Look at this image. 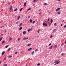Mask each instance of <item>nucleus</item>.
Returning a JSON list of instances; mask_svg holds the SVG:
<instances>
[{
    "label": "nucleus",
    "mask_w": 66,
    "mask_h": 66,
    "mask_svg": "<svg viewBox=\"0 0 66 66\" xmlns=\"http://www.w3.org/2000/svg\"><path fill=\"white\" fill-rule=\"evenodd\" d=\"M32 29H33L32 28H31V29H29L28 30V32H30V31H32Z\"/></svg>",
    "instance_id": "f257e3e1"
},
{
    "label": "nucleus",
    "mask_w": 66,
    "mask_h": 66,
    "mask_svg": "<svg viewBox=\"0 0 66 66\" xmlns=\"http://www.w3.org/2000/svg\"><path fill=\"white\" fill-rule=\"evenodd\" d=\"M28 39V37H27V38L24 37L23 38V40H25L26 39Z\"/></svg>",
    "instance_id": "f03ea898"
},
{
    "label": "nucleus",
    "mask_w": 66,
    "mask_h": 66,
    "mask_svg": "<svg viewBox=\"0 0 66 66\" xmlns=\"http://www.w3.org/2000/svg\"><path fill=\"white\" fill-rule=\"evenodd\" d=\"M53 48V45H52L49 48V49H51Z\"/></svg>",
    "instance_id": "7ed1b4c3"
},
{
    "label": "nucleus",
    "mask_w": 66,
    "mask_h": 66,
    "mask_svg": "<svg viewBox=\"0 0 66 66\" xmlns=\"http://www.w3.org/2000/svg\"><path fill=\"white\" fill-rule=\"evenodd\" d=\"M23 34H26V31H24L23 32Z\"/></svg>",
    "instance_id": "20e7f679"
},
{
    "label": "nucleus",
    "mask_w": 66,
    "mask_h": 66,
    "mask_svg": "<svg viewBox=\"0 0 66 66\" xmlns=\"http://www.w3.org/2000/svg\"><path fill=\"white\" fill-rule=\"evenodd\" d=\"M12 39V38L11 37L9 38V42H10V41Z\"/></svg>",
    "instance_id": "39448f33"
},
{
    "label": "nucleus",
    "mask_w": 66,
    "mask_h": 66,
    "mask_svg": "<svg viewBox=\"0 0 66 66\" xmlns=\"http://www.w3.org/2000/svg\"><path fill=\"white\" fill-rule=\"evenodd\" d=\"M61 9V8H58L56 9V11H59V10H60Z\"/></svg>",
    "instance_id": "423d86ee"
},
{
    "label": "nucleus",
    "mask_w": 66,
    "mask_h": 66,
    "mask_svg": "<svg viewBox=\"0 0 66 66\" xmlns=\"http://www.w3.org/2000/svg\"><path fill=\"white\" fill-rule=\"evenodd\" d=\"M26 4H27V3L25 2L23 6H26Z\"/></svg>",
    "instance_id": "0eeeda50"
},
{
    "label": "nucleus",
    "mask_w": 66,
    "mask_h": 66,
    "mask_svg": "<svg viewBox=\"0 0 66 66\" xmlns=\"http://www.w3.org/2000/svg\"><path fill=\"white\" fill-rule=\"evenodd\" d=\"M32 49V48H29L28 50V51H30V50H31Z\"/></svg>",
    "instance_id": "6e6552de"
},
{
    "label": "nucleus",
    "mask_w": 66,
    "mask_h": 66,
    "mask_svg": "<svg viewBox=\"0 0 66 66\" xmlns=\"http://www.w3.org/2000/svg\"><path fill=\"white\" fill-rule=\"evenodd\" d=\"M20 18V16H19L18 18H17V20H19Z\"/></svg>",
    "instance_id": "1a4fd4ad"
},
{
    "label": "nucleus",
    "mask_w": 66,
    "mask_h": 66,
    "mask_svg": "<svg viewBox=\"0 0 66 66\" xmlns=\"http://www.w3.org/2000/svg\"><path fill=\"white\" fill-rule=\"evenodd\" d=\"M38 1V0H34V2H37Z\"/></svg>",
    "instance_id": "9d476101"
},
{
    "label": "nucleus",
    "mask_w": 66,
    "mask_h": 66,
    "mask_svg": "<svg viewBox=\"0 0 66 66\" xmlns=\"http://www.w3.org/2000/svg\"><path fill=\"white\" fill-rule=\"evenodd\" d=\"M13 8V7L12 6H11L10 8V10H11Z\"/></svg>",
    "instance_id": "9b49d317"
},
{
    "label": "nucleus",
    "mask_w": 66,
    "mask_h": 66,
    "mask_svg": "<svg viewBox=\"0 0 66 66\" xmlns=\"http://www.w3.org/2000/svg\"><path fill=\"white\" fill-rule=\"evenodd\" d=\"M5 53V52H3L2 53V55H3Z\"/></svg>",
    "instance_id": "f8f14e48"
},
{
    "label": "nucleus",
    "mask_w": 66,
    "mask_h": 66,
    "mask_svg": "<svg viewBox=\"0 0 66 66\" xmlns=\"http://www.w3.org/2000/svg\"><path fill=\"white\" fill-rule=\"evenodd\" d=\"M43 26H45V22H44L43 23Z\"/></svg>",
    "instance_id": "ddd939ff"
},
{
    "label": "nucleus",
    "mask_w": 66,
    "mask_h": 66,
    "mask_svg": "<svg viewBox=\"0 0 66 66\" xmlns=\"http://www.w3.org/2000/svg\"><path fill=\"white\" fill-rule=\"evenodd\" d=\"M30 23H32V19H30Z\"/></svg>",
    "instance_id": "4468645a"
},
{
    "label": "nucleus",
    "mask_w": 66,
    "mask_h": 66,
    "mask_svg": "<svg viewBox=\"0 0 66 66\" xmlns=\"http://www.w3.org/2000/svg\"><path fill=\"white\" fill-rule=\"evenodd\" d=\"M65 55V53H62L61 54V55Z\"/></svg>",
    "instance_id": "2eb2a0df"
},
{
    "label": "nucleus",
    "mask_w": 66,
    "mask_h": 66,
    "mask_svg": "<svg viewBox=\"0 0 66 66\" xmlns=\"http://www.w3.org/2000/svg\"><path fill=\"white\" fill-rule=\"evenodd\" d=\"M22 25V23H21L20 25L19 26V27H21Z\"/></svg>",
    "instance_id": "dca6fc26"
},
{
    "label": "nucleus",
    "mask_w": 66,
    "mask_h": 66,
    "mask_svg": "<svg viewBox=\"0 0 66 66\" xmlns=\"http://www.w3.org/2000/svg\"><path fill=\"white\" fill-rule=\"evenodd\" d=\"M22 27H20L19 28V30H21L22 29Z\"/></svg>",
    "instance_id": "f3484780"
},
{
    "label": "nucleus",
    "mask_w": 66,
    "mask_h": 66,
    "mask_svg": "<svg viewBox=\"0 0 66 66\" xmlns=\"http://www.w3.org/2000/svg\"><path fill=\"white\" fill-rule=\"evenodd\" d=\"M23 9V8H22L20 9V11H22V10Z\"/></svg>",
    "instance_id": "a211bd4d"
},
{
    "label": "nucleus",
    "mask_w": 66,
    "mask_h": 66,
    "mask_svg": "<svg viewBox=\"0 0 66 66\" xmlns=\"http://www.w3.org/2000/svg\"><path fill=\"white\" fill-rule=\"evenodd\" d=\"M51 23H52L53 22V20H52V19H51Z\"/></svg>",
    "instance_id": "6ab92c4d"
},
{
    "label": "nucleus",
    "mask_w": 66,
    "mask_h": 66,
    "mask_svg": "<svg viewBox=\"0 0 66 66\" xmlns=\"http://www.w3.org/2000/svg\"><path fill=\"white\" fill-rule=\"evenodd\" d=\"M57 13L59 15V14H61V12H57Z\"/></svg>",
    "instance_id": "aec40b11"
},
{
    "label": "nucleus",
    "mask_w": 66,
    "mask_h": 66,
    "mask_svg": "<svg viewBox=\"0 0 66 66\" xmlns=\"http://www.w3.org/2000/svg\"><path fill=\"white\" fill-rule=\"evenodd\" d=\"M5 43V41H4V40L3 42H2V44H4V43Z\"/></svg>",
    "instance_id": "412c9836"
},
{
    "label": "nucleus",
    "mask_w": 66,
    "mask_h": 66,
    "mask_svg": "<svg viewBox=\"0 0 66 66\" xmlns=\"http://www.w3.org/2000/svg\"><path fill=\"white\" fill-rule=\"evenodd\" d=\"M18 10V9H17V8H16V9L14 10V11H17V10Z\"/></svg>",
    "instance_id": "4be33fe9"
},
{
    "label": "nucleus",
    "mask_w": 66,
    "mask_h": 66,
    "mask_svg": "<svg viewBox=\"0 0 66 66\" xmlns=\"http://www.w3.org/2000/svg\"><path fill=\"white\" fill-rule=\"evenodd\" d=\"M12 56H9L8 57V58H10V57H12Z\"/></svg>",
    "instance_id": "5701e85b"
},
{
    "label": "nucleus",
    "mask_w": 66,
    "mask_h": 66,
    "mask_svg": "<svg viewBox=\"0 0 66 66\" xmlns=\"http://www.w3.org/2000/svg\"><path fill=\"white\" fill-rule=\"evenodd\" d=\"M31 10V9L29 8L27 10V11H30V10Z\"/></svg>",
    "instance_id": "b1692460"
},
{
    "label": "nucleus",
    "mask_w": 66,
    "mask_h": 66,
    "mask_svg": "<svg viewBox=\"0 0 66 66\" xmlns=\"http://www.w3.org/2000/svg\"><path fill=\"white\" fill-rule=\"evenodd\" d=\"M2 38H3V37H2L0 39V42H1V40H2Z\"/></svg>",
    "instance_id": "393cba45"
},
{
    "label": "nucleus",
    "mask_w": 66,
    "mask_h": 66,
    "mask_svg": "<svg viewBox=\"0 0 66 66\" xmlns=\"http://www.w3.org/2000/svg\"><path fill=\"white\" fill-rule=\"evenodd\" d=\"M56 47H57V45H55V48H56Z\"/></svg>",
    "instance_id": "a878e982"
},
{
    "label": "nucleus",
    "mask_w": 66,
    "mask_h": 66,
    "mask_svg": "<svg viewBox=\"0 0 66 66\" xmlns=\"http://www.w3.org/2000/svg\"><path fill=\"white\" fill-rule=\"evenodd\" d=\"M31 45V44H29L27 45V46H30Z\"/></svg>",
    "instance_id": "bb28decb"
},
{
    "label": "nucleus",
    "mask_w": 66,
    "mask_h": 66,
    "mask_svg": "<svg viewBox=\"0 0 66 66\" xmlns=\"http://www.w3.org/2000/svg\"><path fill=\"white\" fill-rule=\"evenodd\" d=\"M54 25L55 26H57V25L56 24V23H55L54 24Z\"/></svg>",
    "instance_id": "cd10ccee"
},
{
    "label": "nucleus",
    "mask_w": 66,
    "mask_h": 66,
    "mask_svg": "<svg viewBox=\"0 0 66 66\" xmlns=\"http://www.w3.org/2000/svg\"><path fill=\"white\" fill-rule=\"evenodd\" d=\"M9 45H7L6 46H5V48H7V47H9Z\"/></svg>",
    "instance_id": "c85d7f7f"
},
{
    "label": "nucleus",
    "mask_w": 66,
    "mask_h": 66,
    "mask_svg": "<svg viewBox=\"0 0 66 66\" xmlns=\"http://www.w3.org/2000/svg\"><path fill=\"white\" fill-rule=\"evenodd\" d=\"M34 53V51H33V52L32 53H31V54L32 55H33V54Z\"/></svg>",
    "instance_id": "c756f323"
},
{
    "label": "nucleus",
    "mask_w": 66,
    "mask_h": 66,
    "mask_svg": "<svg viewBox=\"0 0 66 66\" xmlns=\"http://www.w3.org/2000/svg\"><path fill=\"white\" fill-rule=\"evenodd\" d=\"M18 23H19V22H18V21L16 22H15V23H16V24H18Z\"/></svg>",
    "instance_id": "7c9ffc66"
},
{
    "label": "nucleus",
    "mask_w": 66,
    "mask_h": 66,
    "mask_svg": "<svg viewBox=\"0 0 66 66\" xmlns=\"http://www.w3.org/2000/svg\"><path fill=\"white\" fill-rule=\"evenodd\" d=\"M20 40V38H19L18 39V41H19V40Z\"/></svg>",
    "instance_id": "2f4dec72"
},
{
    "label": "nucleus",
    "mask_w": 66,
    "mask_h": 66,
    "mask_svg": "<svg viewBox=\"0 0 66 66\" xmlns=\"http://www.w3.org/2000/svg\"><path fill=\"white\" fill-rule=\"evenodd\" d=\"M3 66H7V64H5Z\"/></svg>",
    "instance_id": "473e14b6"
},
{
    "label": "nucleus",
    "mask_w": 66,
    "mask_h": 66,
    "mask_svg": "<svg viewBox=\"0 0 66 66\" xmlns=\"http://www.w3.org/2000/svg\"><path fill=\"white\" fill-rule=\"evenodd\" d=\"M63 45H64V43H62L61 45V46H63Z\"/></svg>",
    "instance_id": "72a5a7b5"
},
{
    "label": "nucleus",
    "mask_w": 66,
    "mask_h": 66,
    "mask_svg": "<svg viewBox=\"0 0 66 66\" xmlns=\"http://www.w3.org/2000/svg\"><path fill=\"white\" fill-rule=\"evenodd\" d=\"M6 58H4L3 60V61H5V60H6Z\"/></svg>",
    "instance_id": "f704fd0d"
},
{
    "label": "nucleus",
    "mask_w": 66,
    "mask_h": 66,
    "mask_svg": "<svg viewBox=\"0 0 66 66\" xmlns=\"http://www.w3.org/2000/svg\"><path fill=\"white\" fill-rule=\"evenodd\" d=\"M40 65V63H39L37 64V66H39Z\"/></svg>",
    "instance_id": "c9c22d12"
},
{
    "label": "nucleus",
    "mask_w": 66,
    "mask_h": 66,
    "mask_svg": "<svg viewBox=\"0 0 66 66\" xmlns=\"http://www.w3.org/2000/svg\"><path fill=\"white\" fill-rule=\"evenodd\" d=\"M35 21H33L32 22L33 24H34V23H35Z\"/></svg>",
    "instance_id": "e433bc0d"
},
{
    "label": "nucleus",
    "mask_w": 66,
    "mask_h": 66,
    "mask_svg": "<svg viewBox=\"0 0 66 66\" xmlns=\"http://www.w3.org/2000/svg\"><path fill=\"white\" fill-rule=\"evenodd\" d=\"M10 50H11V48H9V49L8 50V51H9Z\"/></svg>",
    "instance_id": "4c0bfd02"
},
{
    "label": "nucleus",
    "mask_w": 66,
    "mask_h": 66,
    "mask_svg": "<svg viewBox=\"0 0 66 66\" xmlns=\"http://www.w3.org/2000/svg\"><path fill=\"white\" fill-rule=\"evenodd\" d=\"M37 50H38V49H36L35 50V52L37 51Z\"/></svg>",
    "instance_id": "58836bf2"
},
{
    "label": "nucleus",
    "mask_w": 66,
    "mask_h": 66,
    "mask_svg": "<svg viewBox=\"0 0 66 66\" xmlns=\"http://www.w3.org/2000/svg\"><path fill=\"white\" fill-rule=\"evenodd\" d=\"M44 5H47V4L46 3H44Z\"/></svg>",
    "instance_id": "ea45409f"
},
{
    "label": "nucleus",
    "mask_w": 66,
    "mask_h": 66,
    "mask_svg": "<svg viewBox=\"0 0 66 66\" xmlns=\"http://www.w3.org/2000/svg\"><path fill=\"white\" fill-rule=\"evenodd\" d=\"M56 63H57V64H59V63H60V61H59L57 62Z\"/></svg>",
    "instance_id": "a19ab883"
},
{
    "label": "nucleus",
    "mask_w": 66,
    "mask_h": 66,
    "mask_svg": "<svg viewBox=\"0 0 66 66\" xmlns=\"http://www.w3.org/2000/svg\"><path fill=\"white\" fill-rule=\"evenodd\" d=\"M4 27V26H3L1 27H0V28H3V27Z\"/></svg>",
    "instance_id": "79ce46f5"
},
{
    "label": "nucleus",
    "mask_w": 66,
    "mask_h": 66,
    "mask_svg": "<svg viewBox=\"0 0 66 66\" xmlns=\"http://www.w3.org/2000/svg\"><path fill=\"white\" fill-rule=\"evenodd\" d=\"M10 2H8V4L9 5H10Z\"/></svg>",
    "instance_id": "37998d69"
},
{
    "label": "nucleus",
    "mask_w": 66,
    "mask_h": 66,
    "mask_svg": "<svg viewBox=\"0 0 66 66\" xmlns=\"http://www.w3.org/2000/svg\"><path fill=\"white\" fill-rule=\"evenodd\" d=\"M49 18H48V20H47V22H48L49 21Z\"/></svg>",
    "instance_id": "c03bdc74"
},
{
    "label": "nucleus",
    "mask_w": 66,
    "mask_h": 66,
    "mask_svg": "<svg viewBox=\"0 0 66 66\" xmlns=\"http://www.w3.org/2000/svg\"><path fill=\"white\" fill-rule=\"evenodd\" d=\"M45 27H46L47 26V23L45 24Z\"/></svg>",
    "instance_id": "a18cd8bd"
},
{
    "label": "nucleus",
    "mask_w": 66,
    "mask_h": 66,
    "mask_svg": "<svg viewBox=\"0 0 66 66\" xmlns=\"http://www.w3.org/2000/svg\"><path fill=\"white\" fill-rule=\"evenodd\" d=\"M52 37H53L52 35L50 36V38H52Z\"/></svg>",
    "instance_id": "49530a36"
},
{
    "label": "nucleus",
    "mask_w": 66,
    "mask_h": 66,
    "mask_svg": "<svg viewBox=\"0 0 66 66\" xmlns=\"http://www.w3.org/2000/svg\"><path fill=\"white\" fill-rule=\"evenodd\" d=\"M17 54V52H16L15 53V54Z\"/></svg>",
    "instance_id": "de8ad7c7"
},
{
    "label": "nucleus",
    "mask_w": 66,
    "mask_h": 66,
    "mask_svg": "<svg viewBox=\"0 0 66 66\" xmlns=\"http://www.w3.org/2000/svg\"><path fill=\"white\" fill-rule=\"evenodd\" d=\"M51 45V43H50V44H49V46H50Z\"/></svg>",
    "instance_id": "09e8293b"
},
{
    "label": "nucleus",
    "mask_w": 66,
    "mask_h": 66,
    "mask_svg": "<svg viewBox=\"0 0 66 66\" xmlns=\"http://www.w3.org/2000/svg\"><path fill=\"white\" fill-rule=\"evenodd\" d=\"M66 25H65L64 26V28H66Z\"/></svg>",
    "instance_id": "8fccbe9b"
},
{
    "label": "nucleus",
    "mask_w": 66,
    "mask_h": 66,
    "mask_svg": "<svg viewBox=\"0 0 66 66\" xmlns=\"http://www.w3.org/2000/svg\"><path fill=\"white\" fill-rule=\"evenodd\" d=\"M42 14V12H40L39 13V15H40V14Z\"/></svg>",
    "instance_id": "3c124183"
},
{
    "label": "nucleus",
    "mask_w": 66,
    "mask_h": 66,
    "mask_svg": "<svg viewBox=\"0 0 66 66\" xmlns=\"http://www.w3.org/2000/svg\"><path fill=\"white\" fill-rule=\"evenodd\" d=\"M25 21H27V19H25Z\"/></svg>",
    "instance_id": "603ef678"
},
{
    "label": "nucleus",
    "mask_w": 66,
    "mask_h": 66,
    "mask_svg": "<svg viewBox=\"0 0 66 66\" xmlns=\"http://www.w3.org/2000/svg\"><path fill=\"white\" fill-rule=\"evenodd\" d=\"M57 63H55V64H54V65H57Z\"/></svg>",
    "instance_id": "864d4df0"
},
{
    "label": "nucleus",
    "mask_w": 66,
    "mask_h": 66,
    "mask_svg": "<svg viewBox=\"0 0 66 66\" xmlns=\"http://www.w3.org/2000/svg\"><path fill=\"white\" fill-rule=\"evenodd\" d=\"M60 26H63V24H61Z\"/></svg>",
    "instance_id": "5fc2aeb1"
},
{
    "label": "nucleus",
    "mask_w": 66,
    "mask_h": 66,
    "mask_svg": "<svg viewBox=\"0 0 66 66\" xmlns=\"http://www.w3.org/2000/svg\"><path fill=\"white\" fill-rule=\"evenodd\" d=\"M51 26V23H50L49 24V26Z\"/></svg>",
    "instance_id": "6e6d98bb"
},
{
    "label": "nucleus",
    "mask_w": 66,
    "mask_h": 66,
    "mask_svg": "<svg viewBox=\"0 0 66 66\" xmlns=\"http://www.w3.org/2000/svg\"><path fill=\"white\" fill-rule=\"evenodd\" d=\"M41 11V9H40L39 10V11Z\"/></svg>",
    "instance_id": "4d7b16f0"
},
{
    "label": "nucleus",
    "mask_w": 66,
    "mask_h": 66,
    "mask_svg": "<svg viewBox=\"0 0 66 66\" xmlns=\"http://www.w3.org/2000/svg\"><path fill=\"white\" fill-rule=\"evenodd\" d=\"M30 16H28V18H30Z\"/></svg>",
    "instance_id": "13d9d810"
},
{
    "label": "nucleus",
    "mask_w": 66,
    "mask_h": 66,
    "mask_svg": "<svg viewBox=\"0 0 66 66\" xmlns=\"http://www.w3.org/2000/svg\"><path fill=\"white\" fill-rule=\"evenodd\" d=\"M66 44V41H65V44Z\"/></svg>",
    "instance_id": "bf43d9fd"
},
{
    "label": "nucleus",
    "mask_w": 66,
    "mask_h": 66,
    "mask_svg": "<svg viewBox=\"0 0 66 66\" xmlns=\"http://www.w3.org/2000/svg\"><path fill=\"white\" fill-rule=\"evenodd\" d=\"M64 20H63L62 21V22H64Z\"/></svg>",
    "instance_id": "052dcab7"
},
{
    "label": "nucleus",
    "mask_w": 66,
    "mask_h": 66,
    "mask_svg": "<svg viewBox=\"0 0 66 66\" xmlns=\"http://www.w3.org/2000/svg\"><path fill=\"white\" fill-rule=\"evenodd\" d=\"M58 1H61V0H57Z\"/></svg>",
    "instance_id": "680f3d73"
},
{
    "label": "nucleus",
    "mask_w": 66,
    "mask_h": 66,
    "mask_svg": "<svg viewBox=\"0 0 66 66\" xmlns=\"http://www.w3.org/2000/svg\"><path fill=\"white\" fill-rule=\"evenodd\" d=\"M39 31H37L38 33H39Z\"/></svg>",
    "instance_id": "e2e57ef3"
},
{
    "label": "nucleus",
    "mask_w": 66,
    "mask_h": 66,
    "mask_svg": "<svg viewBox=\"0 0 66 66\" xmlns=\"http://www.w3.org/2000/svg\"><path fill=\"white\" fill-rule=\"evenodd\" d=\"M40 29H39L38 30V31H40Z\"/></svg>",
    "instance_id": "0e129e2a"
},
{
    "label": "nucleus",
    "mask_w": 66,
    "mask_h": 66,
    "mask_svg": "<svg viewBox=\"0 0 66 66\" xmlns=\"http://www.w3.org/2000/svg\"><path fill=\"white\" fill-rule=\"evenodd\" d=\"M17 17V16H15V18H16V17Z\"/></svg>",
    "instance_id": "69168bd1"
},
{
    "label": "nucleus",
    "mask_w": 66,
    "mask_h": 66,
    "mask_svg": "<svg viewBox=\"0 0 66 66\" xmlns=\"http://www.w3.org/2000/svg\"><path fill=\"white\" fill-rule=\"evenodd\" d=\"M1 61H0V64H1Z\"/></svg>",
    "instance_id": "338daca9"
},
{
    "label": "nucleus",
    "mask_w": 66,
    "mask_h": 66,
    "mask_svg": "<svg viewBox=\"0 0 66 66\" xmlns=\"http://www.w3.org/2000/svg\"><path fill=\"white\" fill-rule=\"evenodd\" d=\"M55 30V29L54 30H54Z\"/></svg>",
    "instance_id": "774afa93"
}]
</instances>
